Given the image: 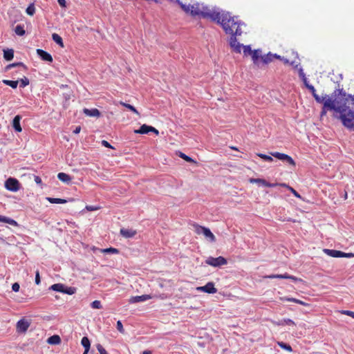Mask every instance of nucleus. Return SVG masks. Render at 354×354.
I'll return each instance as SVG.
<instances>
[{
    "instance_id": "nucleus-1",
    "label": "nucleus",
    "mask_w": 354,
    "mask_h": 354,
    "mask_svg": "<svg viewBox=\"0 0 354 354\" xmlns=\"http://www.w3.org/2000/svg\"><path fill=\"white\" fill-rule=\"evenodd\" d=\"M338 95L341 96V102L338 106H335L330 101L325 104L331 109H333V116L340 120L342 124L348 129L354 130V95L346 94L342 88H337Z\"/></svg>"
},
{
    "instance_id": "nucleus-2",
    "label": "nucleus",
    "mask_w": 354,
    "mask_h": 354,
    "mask_svg": "<svg viewBox=\"0 0 354 354\" xmlns=\"http://www.w3.org/2000/svg\"><path fill=\"white\" fill-rule=\"evenodd\" d=\"M218 24L221 26L226 34L231 35L229 40L230 46L234 52L240 53L243 45L238 42L236 36L242 35L243 31L241 26H245V24L237 20V17H232L231 14L227 12L223 14L222 19Z\"/></svg>"
},
{
    "instance_id": "nucleus-3",
    "label": "nucleus",
    "mask_w": 354,
    "mask_h": 354,
    "mask_svg": "<svg viewBox=\"0 0 354 354\" xmlns=\"http://www.w3.org/2000/svg\"><path fill=\"white\" fill-rule=\"evenodd\" d=\"M224 12H227V11L220 10L219 8H216L211 10L203 3H196L189 5L188 14H190L193 17L200 16L204 19L209 18L218 24L222 19Z\"/></svg>"
},
{
    "instance_id": "nucleus-4",
    "label": "nucleus",
    "mask_w": 354,
    "mask_h": 354,
    "mask_svg": "<svg viewBox=\"0 0 354 354\" xmlns=\"http://www.w3.org/2000/svg\"><path fill=\"white\" fill-rule=\"evenodd\" d=\"M328 101H330V102H332L335 106H338V104H339L341 102V96H339L338 95V91H337V88L332 93L331 97L324 101L322 109L320 113L321 118L326 115V114L327 113V110L333 111V109H331L328 106H325L326 102Z\"/></svg>"
},
{
    "instance_id": "nucleus-5",
    "label": "nucleus",
    "mask_w": 354,
    "mask_h": 354,
    "mask_svg": "<svg viewBox=\"0 0 354 354\" xmlns=\"http://www.w3.org/2000/svg\"><path fill=\"white\" fill-rule=\"evenodd\" d=\"M194 232L197 234H203L204 236L211 242L216 241V237L207 227L201 226L196 223L193 224Z\"/></svg>"
},
{
    "instance_id": "nucleus-6",
    "label": "nucleus",
    "mask_w": 354,
    "mask_h": 354,
    "mask_svg": "<svg viewBox=\"0 0 354 354\" xmlns=\"http://www.w3.org/2000/svg\"><path fill=\"white\" fill-rule=\"evenodd\" d=\"M205 263L213 267H220L227 263L226 259L223 257H218L216 258L209 257L205 260Z\"/></svg>"
},
{
    "instance_id": "nucleus-7",
    "label": "nucleus",
    "mask_w": 354,
    "mask_h": 354,
    "mask_svg": "<svg viewBox=\"0 0 354 354\" xmlns=\"http://www.w3.org/2000/svg\"><path fill=\"white\" fill-rule=\"evenodd\" d=\"M5 187L11 192H17L20 189V183L14 178H9L5 182Z\"/></svg>"
},
{
    "instance_id": "nucleus-8",
    "label": "nucleus",
    "mask_w": 354,
    "mask_h": 354,
    "mask_svg": "<svg viewBox=\"0 0 354 354\" xmlns=\"http://www.w3.org/2000/svg\"><path fill=\"white\" fill-rule=\"evenodd\" d=\"M134 132L136 133L139 134H146L148 133L149 132H153L156 135L159 133L158 131L156 129L151 126H148L147 124H142L139 129L135 130Z\"/></svg>"
},
{
    "instance_id": "nucleus-9",
    "label": "nucleus",
    "mask_w": 354,
    "mask_h": 354,
    "mask_svg": "<svg viewBox=\"0 0 354 354\" xmlns=\"http://www.w3.org/2000/svg\"><path fill=\"white\" fill-rule=\"evenodd\" d=\"M30 325V322L25 319L19 320L17 323V330L18 333H25Z\"/></svg>"
},
{
    "instance_id": "nucleus-10",
    "label": "nucleus",
    "mask_w": 354,
    "mask_h": 354,
    "mask_svg": "<svg viewBox=\"0 0 354 354\" xmlns=\"http://www.w3.org/2000/svg\"><path fill=\"white\" fill-rule=\"evenodd\" d=\"M196 289L199 291L209 294H214L217 292V289L214 287L213 282H208L206 285L198 287Z\"/></svg>"
},
{
    "instance_id": "nucleus-11",
    "label": "nucleus",
    "mask_w": 354,
    "mask_h": 354,
    "mask_svg": "<svg viewBox=\"0 0 354 354\" xmlns=\"http://www.w3.org/2000/svg\"><path fill=\"white\" fill-rule=\"evenodd\" d=\"M266 277L269 279H288L292 280L295 282L301 281V279L297 278L293 275L288 274V273H285L283 274H270Z\"/></svg>"
},
{
    "instance_id": "nucleus-12",
    "label": "nucleus",
    "mask_w": 354,
    "mask_h": 354,
    "mask_svg": "<svg viewBox=\"0 0 354 354\" xmlns=\"http://www.w3.org/2000/svg\"><path fill=\"white\" fill-rule=\"evenodd\" d=\"M37 54L43 61L48 62H53V57L51 55L42 49H37Z\"/></svg>"
},
{
    "instance_id": "nucleus-13",
    "label": "nucleus",
    "mask_w": 354,
    "mask_h": 354,
    "mask_svg": "<svg viewBox=\"0 0 354 354\" xmlns=\"http://www.w3.org/2000/svg\"><path fill=\"white\" fill-rule=\"evenodd\" d=\"M151 299V296L149 295H142L141 296H133L129 299L130 304H135L139 302H143Z\"/></svg>"
},
{
    "instance_id": "nucleus-14",
    "label": "nucleus",
    "mask_w": 354,
    "mask_h": 354,
    "mask_svg": "<svg viewBox=\"0 0 354 354\" xmlns=\"http://www.w3.org/2000/svg\"><path fill=\"white\" fill-rule=\"evenodd\" d=\"M261 53H262V50L260 48L254 50L252 51V53H251L250 56H251L252 60L253 62V64L254 65L259 66V59H261V57H262Z\"/></svg>"
},
{
    "instance_id": "nucleus-15",
    "label": "nucleus",
    "mask_w": 354,
    "mask_h": 354,
    "mask_svg": "<svg viewBox=\"0 0 354 354\" xmlns=\"http://www.w3.org/2000/svg\"><path fill=\"white\" fill-rule=\"evenodd\" d=\"M84 113L89 117H97L99 118L101 115V113L97 109H88L86 108H84L83 109Z\"/></svg>"
},
{
    "instance_id": "nucleus-16",
    "label": "nucleus",
    "mask_w": 354,
    "mask_h": 354,
    "mask_svg": "<svg viewBox=\"0 0 354 354\" xmlns=\"http://www.w3.org/2000/svg\"><path fill=\"white\" fill-rule=\"evenodd\" d=\"M324 252L328 256L335 258L343 257L344 255L343 252L335 250L324 249Z\"/></svg>"
},
{
    "instance_id": "nucleus-17",
    "label": "nucleus",
    "mask_w": 354,
    "mask_h": 354,
    "mask_svg": "<svg viewBox=\"0 0 354 354\" xmlns=\"http://www.w3.org/2000/svg\"><path fill=\"white\" fill-rule=\"evenodd\" d=\"M21 116L19 115H16L12 120V127L17 132H21L22 129L20 125V120Z\"/></svg>"
},
{
    "instance_id": "nucleus-18",
    "label": "nucleus",
    "mask_w": 354,
    "mask_h": 354,
    "mask_svg": "<svg viewBox=\"0 0 354 354\" xmlns=\"http://www.w3.org/2000/svg\"><path fill=\"white\" fill-rule=\"evenodd\" d=\"M136 234V232L133 230H129L125 228H122L120 230V234L125 238H131L134 236Z\"/></svg>"
},
{
    "instance_id": "nucleus-19",
    "label": "nucleus",
    "mask_w": 354,
    "mask_h": 354,
    "mask_svg": "<svg viewBox=\"0 0 354 354\" xmlns=\"http://www.w3.org/2000/svg\"><path fill=\"white\" fill-rule=\"evenodd\" d=\"M47 343L51 345H58L61 343V338L58 335H53L47 339Z\"/></svg>"
},
{
    "instance_id": "nucleus-20",
    "label": "nucleus",
    "mask_w": 354,
    "mask_h": 354,
    "mask_svg": "<svg viewBox=\"0 0 354 354\" xmlns=\"http://www.w3.org/2000/svg\"><path fill=\"white\" fill-rule=\"evenodd\" d=\"M57 178L59 180L66 183H70L71 180V177L68 174L63 172L59 173L57 174Z\"/></svg>"
},
{
    "instance_id": "nucleus-21",
    "label": "nucleus",
    "mask_w": 354,
    "mask_h": 354,
    "mask_svg": "<svg viewBox=\"0 0 354 354\" xmlns=\"http://www.w3.org/2000/svg\"><path fill=\"white\" fill-rule=\"evenodd\" d=\"M0 222L6 223L13 226L18 225V223L15 220L1 215H0Z\"/></svg>"
},
{
    "instance_id": "nucleus-22",
    "label": "nucleus",
    "mask_w": 354,
    "mask_h": 354,
    "mask_svg": "<svg viewBox=\"0 0 354 354\" xmlns=\"http://www.w3.org/2000/svg\"><path fill=\"white\" fill-rule=\"evenodd\" d=\"M3 57L7 61H10L14 57V50L12 49L3 50Z\"/></svg>"
},
{
    "instance_id": "nucleus-23",
    "label": "nucleus",
    "mask_w": 354,
    "mask_h": 354,
    "mask_svg": "<svg viewBox=\"0 0 354 354\" xmlns=\"http://www.w3.org/2000/svg\"><path fill=\"white\" fill-rule=\"evenodd\" d=\"M81 344L86 351V353H88L91 346V342L87 337H84L81 340Z\"/></svg>"
},
{
    "instance_id": "nucleus-24",
    "label": "nucleus",
    "mask_w": 354,
    "mask_h": 354,
    "mask_svg": "<svg viewBox=\"0 0 354 354\" xmlns=\"http://www.w3.org/2000/svg\"><path fill=\"white\" fill-rule=\"evenodd\" d=\"M281 301H292V302H295V303H297V304H301L302 306H308V304L301 300H299V299H295V298H292V297H281L280 299Z\"/></svg>"
},
{
    "instance_id": "nucleus-25",
    "label": "nucleus",
    "mask_w": 354,
    "mask_h": 354,
    "mask_svg": "<svg viewBox=\"0 0 354 354\" xmlns=\"http://www.w3.org/2000/svg\"><path fill=\"white\" fill-rule=\"evenodd\" d=\"M64 288V284H62V283H55V284L52 285L49 288V290H54V291H57V292H62L63 293Z\"/></svg>"
},
{
    "instance_id": "nucleus-26",
    "label": "nucleus",
    "mask_w": 354,
    "mask_h": 354,
    "mask_svg": "<svg viewBox=\"0 0 354 354\" xmlns=\"http://www.w3.org/2000/svg\"><path fill=\"white\" fill-rule=\"evenodd\" d=\"M273 60L272 53H269L266 55H262L261 61L263 64H267Z\"/></svg>"
},
{
    "instance_id": "nucleus-27",
    "label": "nucleus",
    "mask_w": 354,
    "mask_h": 354,
    "mask_svg": "<svg viewBox=\"0 0 354 354\" xmlns=\"http://www.w3.org/2000/svg\"><path fill=\"white\" fill-rule=\"evenodd\" d=\"M270 155L280 160L285 161L286 158H287V154L279 153V152H271Z\"/></svg>"
},
{
    "instance_id": "nucleus-28",
    "label": "nucleus",
    "mask_w": 354,
    "mask_h": 354,
    "mask_svg": "<svg viewBox=\"0 0 354 354\" xmlns=\"http://www.w3.org/2000/svg\"><path fill=\"white\" fill-rule=\"evenodd\" d=\"M52 38L56 44L59 45L61 47H64L62 38L59 35H57V33H53L52 35Z\"/></svg>"
},
{
    "instance_id": "nucleus-29",
    "label": "nucleus",
    "mask_w": 354,
    "mask_h": 354,
    "mask_svg": "<svg viewBox=\"0 0 354 354\" xmlns=\"http://www.w3.org/2000/svg\"><path fill=\"white\" fill-rule=\"evenodd\" d=\"M50 203L64 204L67 202L65 199L48 197L46 198Z\"/></svg>"
},
{
    "instance_id": "nucleus-30",
    "label": "nucleus",
    "mask_w": 354,
    "mask_h": 354,
    "mask_svg": "<svg viewBox=\"0 0 354 354\" xmlns=\"http://www.w3.org/2000/svg\"><path fill=\"white\" fill-rule=\"evenodd\" d=\"M15 32L19 36H23L25 35V30L24 28V26L22 25H17L15 28Z\"/></svg>"
},
{
    "instance_id": "nucleus-31",
    "label": "nucleus",
    "mask_w": 354,
    "mask_h": 354,
    "mask_svg": "<svg viewBox=\"0 0 354 354\" xmlns=\"http://www.w3.org/2000/svg\"><path fill=\"white\" fill-rule=\"evenodd\" d=\"M3 83L5 84L7 86H10L12 88H16L17 87L19 82L17 81H12V80H3Z\"/></svg>"
},
{
    "instance_id": "nucleus-32",
    "label": "nucleus",
    "mask_w": 354,
    "mask_h": 354,
    "mask_svg": "<svg viewBox=\"0 0 354 354\" xmlns=\"http://www.w3.org/2000/svg\"><path fill=\"white\" fill-rule=\"evenodd\" d=\"M250 183H257L260 185L266 186V180L263 178H250Z\"/></svg>"
},
{
    "instance_id": "nucleus-33",
    "label": "nucleus",
    "mask_w": 354,
    "mask_h": 354,
    "mask_svg": "<svg viewBox=\"0 0 354 354\" xmlns=\"http://www.w3.org/2000/svg\"><path fill=\"white\" fill-rule=\"evenodd\" d=\"M120 104L122 106L126 107L127 109H128L129 110L133 111L136 114L140 115L139 112L137 111V109L133 106H132V105H131L129 104L123 102H120Z\"/></svg>"
},
{
    "instance_id": "nucleus-34",
    "label": "nucleus",
    "mask_w": 354,
    "mask_h": 354,
    "mask_svg": "<svg viewBox=\"0 0 354 354\" xmlns=\"http://www.w3.org/2000/svg\"><path fill=\"white\" fill-rule=\"evenodd\" d=\"M17 66H21V67L24 68V70L27 69L26 66L24 65V63H22V62H16V63H12V64H8L6 67V71H8V70L10 69L11 68L17 67Z\"/></svg>"
},
{
    "instance_id": "nucleus-35",
    "label": "nucleus",
    "mask_w": 354,
    "mask_h": 354,
    "mask_svg": "<svg viewBox=\"0 0 354 354\" xmlns=\"http://www.w3.org/2000/svg\"><path fill=\"white\" fill-rule=\"evenodd\" d=\"M242 48H243V55L245 57L250 56L251 53L254 50L251 49V46L250 45H246V46L243 45V46H242Z\"/></svg>"
},
{
    "instance_id": "nucleus-36",
    "label": "nucleus",
    "mask_w": 354,
    "mask_h": 354,
    "mask_svg": "<svg viewBox=\"0 0 354 354\" xmlns=\"http://www.w3.org/2000/svg\"><path fill=\"white\" fill-rule=\"evenodd\" d=\"M178 155L180 158H183V160H185V161L188 162H194L196 163V161H194L191 157L187 156L186 154L180 152V151H178Z\"/></svg>"
},
{
    "instance_id": "nucleus-37",
    "label": "nucleus",
    "mask_w": 354,
    "mask_h": 354,
    "mask_svg": "<svg viewBox=\"0 0 354 354\" xmlns=\"http://www.w3.org/2000/svg\"><path fill=\"white\" fill-rule=\"evenodd\" d=\"M313 97H314V98H315V100H316L317 102L322 103L323 104L324 103V101L326 100L328 98L327 95H325L324 96L320 97L319 95L315 94Z\"/></svg>"
},
{
    "instance_id": "nucleus-38",
    "label": "nucleus",
    "mask_w": 354,
    "mask_h": 354,
    "mask_svg": "<svg viewBox=\"0 0 354 354\" xmlns=\"http://www.w3.org/2000/svg\"><path fill=\"white\" fill-rule=\"evenodd\" d=\"M176 1L178 3V4L180 6V8H182V10L186 12V13H189V5H186L185 3H183L182 1H180V0H176Z\"/></svg>"
},
{
    "instance_id": "nucleus-39",
    "label": "nucleus",
    "mask_w": 354,
    "mask_h": 354,
    "mask_svg": "<svg viewBox=\"0 0 354 354\" xmlns=\"http://www.w3.org/2000/svg\"><path fill=\"white\" fill-rule=\"evenodd\" d=\"M75 292V288L73 287H66L64 286L63 293L71 295Z\"/></svg>"
},
{
    "instance_id": "nucleus-40",
    "label": "nucleus",
    "mask_w": 354,
    "mask_h": 354,
    "mask_svg": "<svg viewBox=\"0 0 354 354\" xmlns=\"http://www.w3.org/2000/svg\"><path fill=\"white\" fill-rule=\"evenodd\" d=\"M91 306L94 309H101L102 306L101 302L98 300H95L91 304Z\"/></svg>"
},
{
    "instance_id": "nucleus-41",
    "label": "nucleus",
    "mask_w": 354,
    "mask_h": 354,
    "mask_svg": "<svg viewBox=\"0 0 354 354\" xmlns=\"http://www.w3.org/2000/svg\"><path fill=\"white\" fill-rule=\"evenodd\" d=\"M35 12V8L34 6V4H30L27 8H26V13L28 15L32 16Z\"/></svg>"
},
{
    "instance_id": "nucleus-42",
    "label": "nucleus",
    "mask_w": 354,
    "mask_h": 354,
    "mask_svg": "<svg viewBox=\"0 0 354 354\" xmlns=\"http://www.w3.org/2000/svg\"><path fill=\"white\" fill-rule=\"evenodd\" d=\"M283 324L295 325V322L290 319H284L281 320L279 323H278V325H283Z\"/></svg>"
},
{
    "instance_id": "nucleus-43",
    "label": "nucleus",
    "mask_w": 354,
    "mask_h": 354,
    "mask_svg": "<svg viewBox=\"0 0 354 354\" xmlns=\"http://www.w3.org/2000/svg\"><path fill=\"white\" fill-rule=\"evenodd\" d=\"M257 156L268 162H272L273 160L272 156H270L263 153H258Z\"/></svg>"
},
{
    "instance_id": "nucleus-44",
    "label": "nucleus",
    "mask_w": 354,
    "mask_h": 354,
    "mask_svg": "<svg viewBox=\"0 0 354 354\" xmlns=\"http://www.w3.org/2000/svg\"><path fill=\"white\" fill-rule=\"evenodd\" d=\"M103 252L104 253H111V254H118L119 250L116 248H109L103 250Z\"/></svg>"
},
{
    "instance_id": "nucleus-45",
    "label": "nucleus",
    "mask_w": 354,
    "mask_h": 354,
    "mask_svg": "<svg viewBox=\"0 0 354 354\" xmlns=\"http://www.w3.org/2000/svg\"><path fill=\"white\" fill-rule=\"evenodd\" d=\"M279 345L280 346L281 348L286 351H292V347L289 344H287L283 342H279Z\"/></svg>"
},
{
    "instance_id": "nucleus-46",
    "label": "nucleus",
    "mask_w": 354,
    "mask_h": 354,
    "mask_svg": "<svg viewBox=\"0 0 354 354\" xmlns=\"http://www.w3.org/2000/svg\"><path fill=\"white\" fill-rule=\"evenodd\" d=\"M116 328L120 333L122 334L124 333V329L121 321L119 320L117 322Z\"/></svg>"
},
{
    "instance_id": "nucleus-47",
    "label": "nucleus",
    "mask_w": 354,
    "mask_h": 354,
    "mask_svg": "<svg viewBox=\"0 0 354 354\" xmlns=\"http://www.w3.org/2000/svg\"><path fill=\"white\" fill-rule=\"evenodd\" d=\"M287 189H288V190H290V191L293 194V195H294L295 197H297V198H301V195H300V194H299V193H298L295 189H294L292 187H290V186H287Z\"/></svg>"
},
{
    "instance_id": "nucleus-48",
    "label": "nucleus",
    "mask_w": 354,
    "mask_h": 354,
    "mask_svg": "<svg viewBox=\"0 0 354 354\" xmlns=\"http://www.w3.org/2000/svg\"><path fill=\"white\" fill-rule=\"evenodd\" d=\"M96 347H97V349L99 351L100 354H108L104 348V347L101 344H97Z\"/></svg>"
},
{
    "instance_id": "nucleus-49",
    "label": "nucleus",
    "mask_w": 354,
    "mask_h": 354,
    "mask_svg": "<svg viewBox=\"0 0 354 354\" xmlns=\"http://www.w3.org/2000/svg\"><path fill=\"white\" fill-rule=\"evenodd\" d=\"M20 82H21V84H20L21 87H25L29 84V80L26 77L24 78L21 79L20 80Z\"/></svg>"
},
{
    "instance_id": "nucleus-50",
    "label": "nucleus",
    "mask_w": 354,
    "mask_h": 354,
    "mask_svg": "<svg viewBox=\"0 0 354 354\" xmlns=\"http://www.w3.org/2000/svg\"><path fill=\"white\" fill-rule=\"evenodd\" d=\"M339 313L341 314H343V315H348V316H350V317H351L352 318L354 319V312L353 311H351V310H341V311H339Z\"/></svg>"
},
{
    "instance_id": "nucleus-51",
    "label": "nucleus",
    "mask_w": 354,
    "mask_h": 354,
    "mask_svg": "<svg viewBox=\"0 0 354 354\" xmlns=\"http://www.w3.org/2000/svg\"><path fill=\"white\" fill-rule=\"evenodd\" d=\"M284 162H288V164H290L292 166H295V165H296L295 160L288 155L287 156V158H286Z\"/></svg>"
},
{
    "instance_id": "nucleus-52",
    "label": "nucleus",
    "mask_w": 354,
    "mask_h": 354,
    "mask_svg": "<svg viewBox=\"0 0 354 354\" xmlns=\"http://www.w3.org/2000/svg\"><path fill=\"white\" fill-rule=\"evenodd\" d=\"M306 88L311 92L313 96L317 94L315 87L311 84H306Z\"/></svg>"
},
{
    "instance_id": "nucleus-53",
    "label": "nucleus",
    "mask_w": 354,
    "mask_h": 354,
    "mask_svg": "<svg viewBox=\"0 0 354 354\" xmlns=\"http://www.w3.org/2000/svg\"><path fill=\"white\" fill-rule=\"evenodd\" d=\"M35 283L39 285L40 283V276L39 270H37L35 272Z\"/></svg>"
},
{
    "instance_id": "nucleus-54",
    "label": "nucleus",
    "mask_w": 354,
    "mask_h": 354,
    "mask_svg": "<svg viewBox=\"0 0 354 354\" xmlns=\"http://www.w3.org/2000/svg\"><path fill=\"white\" fill-rule=\"evenodd\" d=\"M19 284L18 283H14L12 286V290L14 292H18L19 290Z\"/></svg>"
},
{
    "instance_id": "nucleus-55",
    "label": "nucleus",
    "mask_w": 354,
    "mask_h": 354,
    "mask_svg": "<svg viewBox=\"0 0 354 354\" xmlns=\"http://www.w3.org/2000/svg\"><path fill=\"white\" fill-rule=\"evenodd\" d=\"M86 209L88 211H95V210L99 209L100 207H96V206L87 205V206H86Z\"/></svg>"
},
{
    "instance_id": "nucleus-56",
    "label": "nucleus",
    "mask_w": 354,
    "mask_h": 354,
    "mask_svg": "<svg viewBox=\"0 0 354 354\" xmlns=\"http://www.w3.org/2000/svg\"><path fill=\"white\" fill-rule=\"evenodd\" d=\"M102 145L107 148H113V147L106 140H102Z\"/></svg>"
},
{
    "instance_id": "nucleus-57",
    "label": "nucleus",
    "mask_w": 354,
    "mask_h": 354,
    "mask_svg": "<svg viewBox=\"0 0 354 354\" xmlns=\"http://www.w3.org/2000/svg\"><path fill=\"white\" fill-rule=\"evenodd\" d=\"M276 186H279V183H268L266 181V184L265 187H274Z\"/></svg>"
},
{
    "instance_id": "nucleus-58",
    "label": "nucleus",
    "mask_w": 354,
    "mask_h": 354,
    "mask_svg": "<svg viewBox=\"0 0 354 354\" xmlns=\"http://www.w3.org/2000/svg\"><path fill=\"white\" fill-rule=\"evenodd\" d=\"M57 2L60 6L63 8L66 7V0H57Z\"/></svg>"
},
{
    "instance_id": "nucleus-59",
    "label": "nucleus",
    "mask_w": 354,
    "mask_h": 354,
    "mask_svg": "<svg viewBox=\"0 0 354 354\" xmlns=\"http://www.w3.org/2000/svg\"><path fill=\"white\" fill-rule=\"evenodd\" d=\"M35 181L37 184H41V179L40 177L37 176H35Z\"/></svg>"
},
{
    "instance_id": "nucleus-60",
    "label": "nucleus",
    "mask_w": 354,
    "mask_h": 354,
    "mask_svg": "<svg viewBox=\"0 0 354 354\" xmlns=\"http://www.w3.org/2000/svg\"><path fill=\"white\" fill-rule=\"evenodd\" d=\"M80 131H81V127H80V126H77V127H76V128L74 129L73 133H74L75 134H77V133H79L80 132Z\"/></svg>"
},
{
    "instance_id": "nucleus-61",
    "label": "nucleus",
    "mask_w": 354,
    "mask_h": 354,
    "mask_svg": "<svg viewBox=\"0 0 354 354\" xmlns=\"http://www.w3.org/2000/svg\"><path fill=\"white\" fill-rule=\"evenodd\" d=\"M344 255H343V257H348V258H349V257H354V254L353 253H345V252H344Z\"/></svg>"
},
{
    "instance_id": "nucleus-62",
    "label": "nucleus",
    "mask_w": 354,
    "mask_h": 354,
    "mask_svg": "<svg viewBox=\"0 0 354 354\" xmlns=\"http://www.w3.org/2000/svg\"><path fill=\"white\" fill-rule=\"evenodd\" d=\"M272 55H273V59L276 58V59H281V60L282 59V57H281L280 55H279L277 54H272Z\"/></svg>"
},
{
    "instance_id": "nucleus-63",
    "label": "nucleus",
    "mask_w": 354,
    "mask_h": 354,
    "mask_svg": "<svg viewBox=\"0 0 354 354\" xmlns=\"http://www.w3.org/2000/svg\"><path fill=\"white\" fill-rule=\"evenodd\" d=\"M281 60L283 61V62L285 64H288L289 63L288 60L287 59L284 58V57H282Z\"/></svg>"
},
{
    "instance_id": "nucleus-64",
    "label": "nucleus",
    "mask_w": 354,
    "mask_h": 354,
    "mask_svg": "<svg viewBox=\"0 0 354 354\" xmlns=\"http://www.w3.org/2000/svg\"><path fill=\"white\" fill-rule=\"evenodd\" d=\"M142 354H151V352L149 351H145Z\"/></svg>"
}]
</instances>
